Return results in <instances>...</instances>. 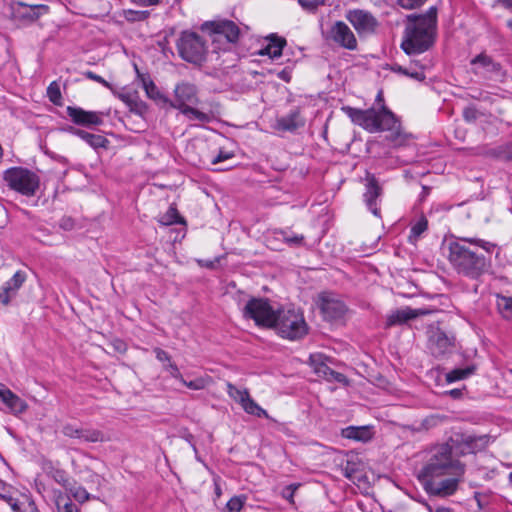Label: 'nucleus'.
Wrapping results in <instances>:
<instances>
[{
	"mask_svg": "<svg viewBox=\"0 0 512 512\" xmlns=\"http://www.w3.org/2000/svg\"><path fill=\"white\" fill-rule=\"evenodd\" d=\"M463 448L454 447L450 444H443L436 447L427 460L418 477L422 484L436 478L446 475L462 476L464 474V465L455 458L460 451L461 454L473 453L474 439L468 436L464 440Z\"/></svg>",
	"mask_w": 512,
	"mask_h": 512,
	"instance_id": "1",
	"label": "nucleus"
},
{
	"mask_svg": "<svg viewBox=\"0 0 512 512\" xmlns=\"http://www.w3.org/2000/svg\"><path fill=\"white\" fill-rule=\"evenodd\" d=\"M437 35V10L430 7L425 14L407 18L401 47L407 54H419L429 50Z\"/></svg>",
	"mask_w": 512,
	"mask_h": 512,
	"instance_id": "2",
	"label": "nucleus"
},
{
	"mask_svg": "<svg viewBox=\"0 0 512 512\" xmlns=\"http://www.w3.org/2000/svg\"><path fill=\"white\" fill-rule=\"evenodd\" d=\"M449 260L459 273L470 278H478L488 267V262L483 254L463 243L450 244Z\"/></svg>",
	"mask_w": 512,
	"mask_h": 512,
	"instance_id": "3",
	"label": "nucleus"
},
{
	"mask_svg": "<svg viewBox=\"0 0 512 512\" xmlns=\"http://www.w3.org/2000/svg\"><path fill=\"white\" fill-rule=\"evenodd\" d=\"M343 110L353 123L371 133L394 130L397 127L394 114L384 106L379 111L375 109L360 110L351 107H344Z\"/></svg>",
	"mask_w": 512,
	"mask_h": 512,
	"instance_id": "4",
	"label": "nucleus"
},
{
	"mask_svg": "<svg viewBox=\"0 0 512 512\" xmlns=\"http://www.w3.org/2000/svg\"><path fill=\"white\" fill-rule=\"evenodd\" d=\"M272 328L282 338L298 340L308 333V325L303 313L293 307L277 310Z\"/></svg>",
	"mask_w": 512,
	"mask_h": 512,
	"instance_id": "5",
	"label": "nucleus"
},
{
	"mask_svg": "<svg viewBox=\"0 0 512 512\" xmlns=\"http://www.w3.org/2000/svg\"><path fill=\"white\" fill-rule=\"evenodd\" d=\"M3 179L8 187L24 196H34L39 188V177L23 167H12L4 171Z\"/></svg>",
	"mask_w": 512,
	"mask_h": 512,
	"instance_id": "6",
	"label": "nucleus"
},
{
	"mask_svg": "<svg viewBox=\"0 0 512 512\" xmlns=\"http://www.w3.org/2000/svg\"><path fill=\"white\" fill-rule=\"evenodd\" d=\"M180 57L186 62L201 65L208 53L206 41L194 32L185 31L177 41Z\"/></svg>",
	"mask_w": 512,
	"mask_h": 512,
	"instance_id": "7",
	"label": "nucleus"
},
{
	"mask_svg": "<svg viewBox=\"0 0 512 512\" xmlns=\"http://www.w3.org/2000/svg\"><path fill=\"white\" fill-rule=\"evenodd\" d=\"M277 311H274L269 302L261 298H252L243 309V316L254 320L258 326L272 328Z\"/></svg>",
	"mask_w": 512,
	"mask_h": 512,
	"instance_id": "8",
	"label": "nucleus"
},
{
	"mask_svg": "<svg viewBox=\"0 0 512 512\" xmlns=\"http://www.w3.org/2000/svg\"><path fill=\"white\" fill-rule=\"evenodd\" d=\"M202 30L211 32L213 43L221 42L224 39L229 44L235 43L240 34L238 26L229 20L205 22L202 24Z\"/></svg>",
	"mask_w": 512,
	"mask_h": 512,
	"instance_id": "9",
	"label": "nucleus"
},
{
	"mask_svg": "<svg viewBox=\"0 0 512 512\" xmlns=\"http://www.w3.org/2000/svg\"><path fill=\"white\" fill-rule=\"evenodd\" d=\"M454 347V338L439 327L431 326L428 331V349L430 353L440 358L449 354Z\"/></svg>",
	"mask_w": 512,
	"mask_h": 512,
	"instance_id": "10",
	"label": "nucleus"
},
{
	"mask_svg": "<svg viewBox=\"0 0 512 512\" xmlns=\"http://www.w3.org/2000/svg\"><path fill=\"white\" fill-rule=\"evenodd\" d=\"M226 387L229 397L236 401L238 404H240V406L246 413L257 417H268V413L266 412V410L261 408L250 397L249 391L246 388L240 389L230 382L226 384Z\"/></svg>",
	"mask_w": 512,
	"mask_h": 512,
	"instance_id": "11",
	"label": "nucleus"
},
{
	"mask_svg": "<svg viewBox=\"0 0 512 512\" xmlns=\"http://www.w3.org/2000/svg\"><path fill=\"white\" fill-rule=\"evenodd\" d=\"M461 476L446 475L445 477L429 480L424 483L425 490L436 496H450L454 494L458 488Z\"/></svg>",
	"mask_w": 512,
	"mask_h": 512,
	"instance_id": "12",
	"label": "nucleus"
},
{
	"mask_svg": "<svg viewBox=\"0 0 512 512\" xmlns=\"http://www.w3.org/2000/svg\"><path fill=\"white\" fill-rule=\"evenodd\" d=\"M319 308L323 317L328 321L341 319L347 311L345 304L341 300L326 293L319 296Z\"/></svg>",
	"mask_w": 512,
	"mask_h": 512,
	"instance_id": "13",
	"label": "nucleus"
},
{
	"mask_svg": "<svg viewBox=\"0 0 512 512\" xmlns=\"http://www.w3.org/2000/svg\"><path fill=\"white\" fill-rule=\"evenodd\" d=\"M346 19L353 25L359 34H369L377 27V20L364 10H351L346 14Z\"/></svg>",
	"mask_w": 512,
	"mask_h": 512,
	"instance_id": "14",
	"label": "nucleus"
},
{
	"mask_svg": "<svg viewBox=\"0 0 512 512\" xmlns=\"http://www.w3.org/2000/svg\"><path fill=\"white\" fill-rule=\"evenodd\" d=\"M175 100L171 106L180 110L181 106L196 105L199 101L198 91L195 85L187 82L178 84L174 89Z\"/></svg>",
	"mask_w": 512,
	"mask_h": 512,
	"instance_id": "15",
	"label": "nucleus"
},
{
	"mask_svg": "<svg viewBox=\"0 0 512 512\" xmlns=\"http://www.w3.org/2000/svg\"><path fill=\"white\" fill-rule=\"evenodd\" d=\"M26 279L27 275L24 271H16L14 275L0 287V303L4 306L9 305L11 300L16 297Z\"/></svg>",
	"mask_w": 512,
	"mask_h": 512,
	"instance_id": "16",
	"label": "nucleus"
},
{
	"mask_svg": "<svg viewBox=\"0 0 512 512\" xmlns=\"http://www.w3.org/2000/svg\"><path fill=\"white\" fill-rule=\"evenodd\" d=\"M331 38L335 43L343 48L355 50L357 48V40L347 24L337 21L331 28Z\"/></svg>",
	"mask_w": 512,
	"mask_h": 512,
	"instance_id": "17",
	"label": "nucleus"
},
{
	"mask_svg": "<svg viewBox=\"0 0 512 512\" xmlns=\"http://www.w3.org/2000/svg\"><path fill=\"white\" fill-rule=\"evenodd\" d=\"M67 114L71 120L86 127L99 126L103 123L102 114L94 111H86L79 107H67Z\"/></svg>",
	"mask_w": 512,
	"mask_h": 512,
	"instance_id": "18",
	"label": "nucleus"
},
{
	"mask_svg": "<svg viewBox=\"0 0 512 512\" xmlns=\"http://www.w3.org/2000/svg\"><path fill=\"white\" fill-rule=\"evenodd\" d=\"M366 180L367 184L366 191L364 193V201L366 203L367 208L371 211V213L379 217L380 210L378 208V199L381 195L382 189L378 185L373 175L367 174Z\"/></svg>",
	"mask_w": 512,
	"mask_h": 512,
	"instance_id": "19",
	"label": "nucleus"
},
{
	"mask_svg": "<svg viewBox=\"0 0 512 512\" xmlns=\"http://www.w3.org/2000/svg\"><path fill=\"white\" fill-rule=\"evenodd\" d=\"M0 400L6 405L8 412L14 415L22 414L28 408L26 401L13 393L4 384H0Z\"/></svg>",
	"mask_w": 512,
	"mask_h": 512,
	"instance_id": "20",
	"label": "nucleus"
},
{
	"mask_svg": "<svg viewBox=\"0 0 512 512\" xmlns=\"http://www.w3.org/2000/svg\"><path fill=\"white\" fill-rule=\"evenodd\" d=\"M326 357L321 353H315L312 354L309 358L310 366L312 367L313 371L322 378H325L327 380H337L341 381L343 378V375L340 373H337L333 371L326 363H325Z\"/></svg>",
	"mask_w": 512,
	"mask_h": 512,
	"instance_id": "21",
	"label": "nucleus"
},
{
	"mask_svg": "<svg viewBox=\"0 0 512 512\" xmlns=\"http://www.w3.org/2000/svg\"><path fill=\"white\" fill-rule=\"evenodd\" d=\"M0 497L9 504L13 512H39L35 502L27 494H22L18 498L2 494Z\"/></svg>",
	"mask_w": 512,
	"mask_h": 512,
	"instance_id": "22",
	"label": "nucleus"
},
{
	"mask_svg": "<svg viewBox=\"0 0 512 512\" xmlns=\"http://www.w3.org/2000/svg\"><path fill=\"white\" fill-rule=\"evenodd\" d=\"M114 94L136 115L144 116L147 113L148 107L139 98L137 92H114Z\"/></svg>",
	"mask_w": 512,
	"mask_h": 512,
	"instance_id": "23",
	"label": "nucleus"
},
{
	"mask_svg": "<svg viewBox=\"0 0 512 512\" xmlns=\"http://www.w3.org/2000/svg\"><path fill=\"white\" fill-rule=\"evenodd\" d=\"M427 312L425 310H415L409 307L392 311L386 320V326H394L404 324L407 321L416 318L419 315H424Z\"/></svg>",
	"mask_w": 512,
	"mask_h": 512,
	"instance_id": "24",
	"label": "nucleus"
},
{
	"mask_svg": "<svg viewBox=\"0 0 512 512\" xmlns=\"http://www.w3.org/2000/svg\"><path fill=\"white\" fill-rule=\"evenodd\" d=\"M471 64L474 66L475 72L480 74L494 73L500 70L499 64L494 62L491 57L484 53H481L472 59Z\"/></svg>",
	"mask_w": 512,
	"mask_h": 512,
	"instance_id": "25",
	"label": "nucleus"
},
{
	"mask_svg": "<svg viewBox=\"0 0 512 512\" xmlns=\"http://www.w3.org/2000/svg\"><path fill=\"white\" fill-rule=\"evenodd\" d=\"M341 435L346 439L368 442L372 439L373 432L369 426H349L342 429Z\"/></svg>",
	"mask_w": 512,
	"mask_h": 512,
	"instance_id": "26",
	"label": "nucleus"
},
{
	"mask_svg": "<svg viewBox=\"0 0 512 512\" xmlns=\"http://www.w3.org/2000/svg\"><path fill=\"white\" fill-rule=\"evenodd\" d=\"M13 9L15 12L21 13L22 17L34 20L39 17L40 10L46 12L48 7L42 4H28L22 1H15L13 3Z\"/></svg>",
	"mask_w": 512,
	"mask_h": 512,
	"instance_id": "27",
	"label": "nucleus"
},
{
	"mask_svg": "<svg viewBox=\"0 0 512 512\" xmlns=\"http://www.w3.org/2000/svg\"><path fill=\"white\" fill-rule=\"evenodd\" d=\"M303 125L304 122L299 112L292 111L288 115L278 118L275 127L282 131H293Z\"/></svg>",
	"mask_w": 512,
	"mask_h": 512,
	"instance_id": "28",
	"label": "nucleus"
},
{
	"mask_svg": "<svg viewBox=\"0 0 512 512\" xmlns=\"http://www.w3.org/2000/svg\"><path fill=\"white\" fill-rule=\"evenodd\" d=\"M189 121H197L199 123H209L214 118L211 112L201 111L192 105L181 106L179 110Z\"/></svg>",
	"mask_w": 512,
	"mask_h": 512,
	"instance_id": "29",
	"label": "nucleus"
},
{
	"mask_svg": "<svg viewBox=\"0 0 512 512\" xmlns=\"http://www.w3.org/2000/svg\"><path fill=\"white\" fill-rule=\"evenodd\" d=\"M286 45V40L281 37L271 36L269 43L260 52L261 55H268L270 58L281 56L282 50Z\"/></svg>",
	"mask_w": 512,
	"mask_h": 512,
	"instance_id": "30",
	"label": "nucleus"
},
{
	"mask_svg": "<svg viewBox=\"0 0 512 512\" xmlns=\"http://www.w3.org/2000/svg\"><path fill=\"white\" fill-rule=\"evenodd\" d=\"M53 501L56 505L57 512H79L75 504L69 497L63 495L60 490H53Z\"/></svg>",
	"mask_w": 512,
	"mask_h": 512,
	"instance_id": "31",
	"label": "nucleus"
},
{
	"mask_svg": "<svg viewBox=\"0 0 512 512\" xmlns=\"http://www.w3.org/2000/svg\"><path fill=\"white\" fill-rule=\"evenodd\" d=\"M142 86L145 90L147 97L155 101H166L163 94L159 91L155 83L149 78H142Z\"/></svg>",
	"mask_w": 512,
	"mask_h": 512,
	"instance_id": "32",
	"label": "nucleus"
},
{
	"mask_svg": "<svg viewBox=\"0 0 512 512\" xmlns=\"http://www.w3.org/2000/svg\"><path fill=\"white\" fill-rule=\"evenodd\" d=\"M428 220L425 216H421L416 223H414L410 230L409 241L415 243L420 236L427 230Z\"/></svg>",
	"mask_w": 512,
	"mask_h": 512,
	"instance_id": "33",
	"label": "nucleus"
},
{
	"mask_svg": "<svg viewBox=\"0 0 512 512\" xmlns=\"http://www.w3.org/2000/svg\"><path fill=\"white\" fill-rule=\"evenodd\" d=\"M49 477H51L56 483L60 484L66 490L71 485V479L68 477L67 473L61 469H57L54 467H50L47 471Z\"/></svg>",
	"mask_w": 512,
	"mask_h": 512,
	"instance_id": "34",
	"label": "nucleus"
},
{
	"mask_svg": "<svg viewBox=\"0 0 512 512\" xmlns=\"http://www.w3.org/2000/svg\"><path fill=\"white\" fill-rule=\"evenodd\" d=\"M497 308L501 315L509 319L512 317V297L497 296Z\"/></svg>",
	"mask_w": 512,
	"mask_h": 512,
	"instance_id": "35",
	"label": "nucleus"
},
{
	"mask_svg": "<svg viewBox=\"0 0 512 512\" xmlns=\"http://www.w3.org/2000/svg\"><path fill=\"white\" fill-rule=\"evenodd\" d=\"M473 372H474L473 367L457 368V369H454V370L450 371L449 373H447L446 381L448 383H452L455 381L463 380V379L467 378L468 376H470Z\"/></svg>",
	"mask_w": 512,
	"mask_h": 512,
	"instance_id": "36",
	"label": "nucleus"
},
{
	"mask_svg": "<svg viewBox=\"0 0 512 512\" xmlns=\"http://www.w3.org/2000/svg\"><path fill=\"white\" fill-rule=\"evenodd\" d=\"M86 442H102L104 441V435L101 431L95 429H84L80 428L79 438Z\"/></svg>",
	"mask_w": 512,
	"mask_h": 512,
	"instance_id": "37",
	"label": "nucleus"
},
{
	"mask_svg": "<svg viewBox=\"0 0 512 512\" xmlns=\"http://www.w3.org/2000/svg\"><path fill=\"white\" fill-rule=\"evenodd\" d=\"M180 382L189 389L202 390L211 384L212 379L210 376H202V377H198L192 381H186L183 378V381H180Z\"/></svg>",
	"mask_w": 512,
	"mask_h": 512,
	"instance_id": "38",
	"label": "nucleus"
},
{
	"mask_svg": "<svg viewBox=\"0 0 512 512\" xmlns=\"http://www.w3.org/2000/svg\"><path fill=\"white\" fill-rule=\"evenodd\" d=\"M423 66L421 68H415V67H409V68H405V67H402L400 65H396L393 70L394 71H397V72H400L412 79H415V80H418V81H422L424 80L425 78V75L423 73Z\"/></svg>",
	"mask_w": 512,
	"mask_h": 512,
	"instance_id": "39",
	"label": "nucleus"
},
{
	"mask_svg": "<svg viewBox=\"0 0 512 512\" xmlns=\"http://www.w3.org/2000/svg\"><path fill=\"white\" fill-rule=\"evenodd\" d=\"M247 497L245 495H239L232 497L226 504V512H241Z\"/></svg>",
	"mask_w": 512,
	"mask_h": 512,
	"instance_id": "40",
	"label": "nucleus"
},
{
	"mask_svg": "<svg viewBox=\"0 0 512 512\" xmlns=\"http://www.w3.org/2000/svg\"><path fill=\"white\" fill-rule=\"evenodd\" d=\"M84 141L94 149L106 148L109 143V141L104 136L92 133H89L88 137Z\"/></svg>",
	"mask_w": 512,
	"mask_h": 512,
	"instance_id": "41",
	"label": "nucleus"
},
{
	"mask_svg": "<svg viewBox=\"0 0 512 512\" xmlns=\"http://www.w3.org/2000/svg\"><path fill=\"white\" fill-rule=\"evenodd\" d=\"M67 491L75 498L78 502H85L90 498V494L81 486H76L71 483Z\"/></svg>",
	"mask_w": 512,
	"mask_h": 512,
	"instance_id": "42",
	"label": "nucleus"
},
{
	"mask_svg": "<svg viewBox=\"0 0 512 512\" xmlns=\"http://www.w3.org/2000/svg\"><path fill=\"white\" fill-rule=\"evenodd\" d=\"M47 96L54 104H59L61 101L60 87L56 82H52L47 88Z\"/></svg>",
	"mask_w": 512,
	"mask_h": 512,
	"instance_id": "43",
	"label": "nucleus"
},
{
	"mask_svg": "<svg viewBox=\"0 0 512 512\" xmlns=\"http://www.w3.org/2000/svg\"><path fill=\"white\" fill-rule=\"evenodd\" d=\"M179 215L176 208L170 207L165 215L160 219V222L164 225H171L178 222Z\"/></svg>",
	"mask_w": 512,
	"mask_h": 512,
	"instance_id": "44",
	"label": "nucleus"
},
{
	"mask_svg": "<svg viewBox=\"0 0 512 512\" xmlns=\"http://www.w3.org/2000/svg\"><path fill=\"white\" fill-rule=\"evenodd\" d=\"M84 75H85L88 79H91V80H93V81H96V82H98V83L102 84L104 87H106V88H108V89L112 90V91H113V93L115 92V91L113 90L112 85H111L109 82H107L103 77H101V76H99V75L95 74L94 72H92V71H87V72H85V74H84Z\"/></svg>",
	"mask_w": 512,
	"mask_h": 512,
	"instance_id": "45",
	"label": "nucleus"
},
{
	"mask_svg": "<svg viewBox=\"0 0 512 512\" xmlns=\"http://www.w3.org/2000/svg\"><path fill=\"white\" fill-rule=\"evenodd\" d=\"M62 432L65 436L70 438H79L80 428H77L71 424H67L63 427Z\"/></svg>",
	"mask_w": 512,
	"mask_h": 512,
	"instance_id": "46",
	"label": "nucleus"
},
{
	"mask_svg": "<svg viewBox=\"0 0 512 512\" xmlns=\"http://www.w3.org/2000/svg\"><path fill=\"white\" fill-rule=\"evenodd\" d=\"M299 4L306 10L312 11L319 5H322L325 0H298Z\"/></svg>",
	"mask_w": 512,
	"mask_h": 512,
	"instance_id": "47",
	"label": "nucleus"
},
{
	"mask_svg": "<svg viewBox=\"0 0 512 512\" xmlns=\"http://www.w3.org/2000/svg\"><path fill=\"white\" fill-rule=\"evenodd\" d=\"M165 369L169 371L170 375L177 379L178 381H183V376L180 373L178 367L172 362L169 361V364L165 365Z\"/></svg>",
	"mask_w": 512,
	"mask_h": 512,
	"instance_id": "48",
	"label": "nucleus"
},
{
	"mask_svg": "<svg viewBox=\"0 0 512 512\" xmlns=\"http://www.w3.org/2000/svg\"><path fill=\"white\" fill-rule=\"evenodd\" d=\"M234 157V153L233 152H229V151H220L218 153L217 156H215L212 160H211V163L213 165H216L222 161H225V160H228V159H231Z\"/></svg>",
	"mask_w": 512,
	"mask_h": 512,
	"instance_id": "49",
	"label": "nucleus"
},
{
	"mask_svg": "<svg viewBox=\"0 0 512 512\" xmlns=\"http://www.w3.org/2000/svg\"><path fill=\"white\" fill-rule=\"evenodd\" d=\"M426 0H398L401 7L405 9H414L422 5Z\"/></svg>",
	"mask_w": 512,
	"mask_h": 512,
	"instance_id": "50",
	"label": "nucleus"
},
{
	"mask_svg": "<svg viewBox=\"0 0 512 512\" xmlns=\"http://www.w3.org/2000/svg\"><path fill=\"white\" fill-rule=\"evenodd\" d=\"M154 353L157 360H159L160 362L169 364V361H171L169 354L161 348H155Z\"/></svg>",
	"mask_w": 512,
	"mask_h": 512,
	"instance_id": "51",
	"label": "nucleus"
},
{
	"mask_svg": "<svg viewBox=\"0 0 512 512\" xmlns=\"http://www.w3.org/2000/svg\"><path fill=\"white\" fill-rule=\"evenodd\" d=\"M304 237L302 235L287 236L284 234V240L288 244L299 245L303 242Z\"/></svg>",
	"mask_w": 512,
	"mask_h": 512,
	"instance_id": "52",
	"label": "nucleus"
},
{
	"mask_svg": "<svg viewBox=\"0 0 512 512\" xmlns=\"http://www.w3.org/2000/svg\"><path fill=\"white\" fill-rule=\"evenodd\" d=\"M296 488H297V486H294V485L287 486L286 488L283 489L282 496L285 499H287L290 502H292V499H293L294 492H295Z\"/></svg>",
	"mask_w": 512,
	"mask_h": 512,
	"instance_id": "53",
	"label": "nucleus"
},
{
	"mask_svg": "<svg viewBox=\"0 0 512 512\" xmlns=\"http://www.w3.org/2000/svg\"><path fill=\"white\" fill-rule=\"evenodd\" d=\"M499 157L504 160H512V144L502 148Z\"/></svg>",
	"mask_w": 512,
	"mask_h": 512,
	"instance_id": "54",
	"label": "nucleus"
},
{
	"mask_svg": "<svg viewBox=\"0 0 512 512\" xmlns=\"http://www.w3.org/2000/svg\"><path fill=\"white\" fill-rule=\"evenodd\" d=\"M463 242H469V243H472V244H476V245H479L481 246L483 249H485L486 251H489L490 248L492 247V245L490 243H487V242H484V241H480V240H475V239H463L462 240Z\"/></svg>",
	"mask_w": 512,
	"mask_h": 512,
	"instance_id": "55",
	"label": "nucleus"
},
{
	"mask_svg": "<svg viewBox=\"0 0 512 512\" xmlns=\"http://www.w3.org/2000/svg\"><path fill=\"white\" fill-rule=\"evenodd\" d=\"M134 4L141 7L153 6L159 3V0H131Z\"/></svg>",
	"mask_w": 512,
	"mask_h": 512,
	"instance_id": "56",
	"label": "nucleus"
},
{
	"mask_svg": "<svg viewBox=\"0 0 512 512\" xmlns=\"http://www.w3.org/2000/svg\"><path fill=\"white\" fill-rule=\"evenodd\" d=\"M73 134L81 138L82 140H85L88 137L89 132L81 130V129H73Z\"/></svg>",
	"mask_w": 512,
	"mask_h": 512,
	"instance_id": "57",
	"label": "nucleus"
},
{
	"mask_svg": "<svg viewBox=\"0 0 512 512\" xmlns=\"http://www.w3.org/2000/svg\"><path fill=\"white\" fill-rule=\"evenodd\" d=\"M464 117L467 121H472L475 118V112L471 109H466L464 111Z\"/></svg>",
	"mask_w": 512,
	"mask_h": 512,
	"instance_id": "58",
	"label": "nucleus"
},
{
	"mask_svg": "<svg viewBox=\"0 0 512 512\" xmlns=\"http://www.w3.org/2000/svg\"><path fill=\"white\" fill-rule=\"evenodd\" d=\"M429 511L430 512H453L451 509L445 508V507H438L435 510H433L432 508H429Z\"/></svg>",
	"mask_w": 512,
	"mask_h": 512,
	"instance_id": "59",
	"label": "nucleus"
},
{
	"mask_svg": "<svg viewBox=\"0 0 512 512\" xmlns=\"http://www.w3.org/2000/svg\"><path fill=\"white\" fill-rule=\"evenodd\" d=\"M449 394H450L452 397L457 398V397H459V396H460L461 392H460V390H458V389H453V390H451V391L449 392Z\"/></svg>",
	"mask_w": 512,
	"mask_h": 512,
	"instance_id": "60",
	"label": "nucleus"
},
{
	"mask_svg": "<svg viewBox=\"0 0 512 512\" xmlns=\"http://www.w3.org/2000/svg\"><path fill=\"white\" fill-rule=\"evenodd\" d=\"M199 263L202 265V266H206V267H213V262L212 261H199Z\"/></svg>",
	"mask_w": 512,
	"mask_h": 512,
	"instance_id": "61",
	"label": "nucleus"
},
{
	"mask_svg": "<svg viewBox=\"0 0 512 512\" xmlns=\"http://www.w3.org/2000/svg\"><path fill=\"white\" fill-rule=\"evenodd\" d=\"M504 6L512 7V0H499Z\"/></svg>",
	"mask_w": 512,
	"mask_h": 512,
	"instance_id": "62",
	"label": "nucleus"
},
{
	"mask_svg": "<svg viewBox=\"0 0 512 512\" xmlns=\"http://www.w3.org/2000/svg\"><path fill=\"white\" fill-rule=\"evenodd\" d=\"M280 78H281V79H283V80H285V81H288V77L286 76V73H285L284 71H282V72L280 73Z\"/></svg>",
	"mask_w": 512,
	"mask_h": 512,
	"instance_id": "63",
	"label": "nucleus"
},
{
	"mask_svg": "<svg viewBox=\"0 0 512 512\" xmlns=\"http://www.w3.org/2000/svg\"><path fill=\"white\" fill-rule=\"evenodd\" d=\"M382 100H383V98H382V93L380 92V93H378V95H377V101L381 102Z\"/></svg>",
	"mask_w": 512,
	"mask_h": 512,
	"instance_id": "64",
	"label": "nucleus"
}]
</instances>
